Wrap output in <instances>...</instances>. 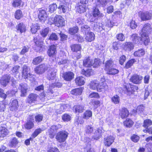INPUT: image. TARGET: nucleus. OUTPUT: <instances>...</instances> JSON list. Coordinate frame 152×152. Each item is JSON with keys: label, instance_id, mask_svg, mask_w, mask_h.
<instances>
[{"label": "nucleus", "instance_id": "obj_9", "mask_svg": "<svg viewBox=\"0 0 152 152\" xmlns=\"http://www.w3.org/2000/svg\"><path fill=\"white\" fill-rule=\"evenodd\" d=\"M142 79V76L134 75L131 77L130 80L135 84H139L141 83Z\"/></svg>", "mask_w": 152, "mask_h": 152}, {"label": "nucleus", "instance_id": "obj_27", "mask_svg": "<svg viewBox=\"0 0 152 152\" xmlns=\"http://www.w3.org/2000/svg\"><path fill=\"white\" fill-rule=\"evenodd\" d=\"M85 79L83 77H77L75 79V81L77 85L78 86H82L84 84Z\"/></svg>", "mask_w": 152, "mask_h": 152}, {"label": "nucleus", "instance_id": "obj_34", "mask_svg": "<svg viewBox=\"0 0 152 152\" xmlns=\"http://www.w3.org/2000/svg\"><path fill=\"white\" fill-rule=\"evenodd\" d=\"M93 15L94 17H102L103 16V14L101 13L99 9L97 7H95L93 10Z\"/></svg>", "mask_w": 152, "mask_h": 152}, {"label": "nucleus", "instance_id": "obj_53", "mask_svg": "<svg viewBox=\"0 0 152 152\" xmlns=\"http://www.w3.org/2000/svg\"><path fill=\"white\" fill-rule=\"evenodd\" d=\"M81 30L82 31L85 32V34H86L90 32V28L88 26L85 25L81 27Z\"/></svg>", "mask_w": 152, "mask_h": 152}, {"label": "nucleus", "instance_id": "obj_64", "mask_svg": "<svg viewBox=\"0 0 152 152\" xmlns=\"http://www.w3.org/2000/svg\"><path fill=\"white\" fill-rule=\"evenodd\" d=\"M21 2V0H14L12 4V6L14 7H18L20 6Z\"/></svg>", "mask_w": 152, "mask_h": 152}, {"label": "nucleus", "instance_id": "obj_43", "mask_svg": "<svg viewBox=\"0 0 152 152\" xmlns=\"http://www.w3.org/2000/svg\"><path fill=\"white\" fill-rule=\"evenodd\" d=\"M92 116V112L90 110H87L84 113L83 118L88 119L89 118L91 117Z\"/></svg>", "mask_w": 152, "mask_h": 152}, {"label": "nucleus", "instance_id": "obj_6", "mask_svg": "<svg viewBox=\"0 0 152 152\" xmlns=\"http://www.w3.org/2000/svg\"><path fill=\"white\" fill-rule=\"evenodd\" d=\"M152 122L150 119H146L144 121L143 126L146 128L145 130H144V132H147L149 134H152V128L149 127L152 125Z\"/></svg>", "mask_w": 152, "mask_h": 152}, {"label": "nucleus", "instance_id": "obj_7", "mask_svg": "<svg viewBox=\"0 0 152 152\" xmlns=\"http://www.w3.org/2000/svg\"><path fill=\"white\" fill-rule=\"evenodd\" d=\"M115 138L111 135H109L104 139V143L105 146L109 147L114 142Z\"/></svg>", "mask_w": 152, "mask_h": 152}, {"label": "nucleus", "instance_id": "obj_16", "mask_svg": "<svg viewBox=\"0 0 152 152\" xmlns=\"http://www.w3.org/2000/svg\"><path fill=\"white\" fill-rule=\"evenodd\" d=\"M101 129L98 128L96 130L92 136V139L97 140L100 138L102 133Z\"/></svg>", "mask_w": 152, "mask_h": 152}, {"label": "nucleus", "instance_id": "obj_17", "mask_svg": "<svg viewBox=\"0 0 152 152\" xmlns=\"http://www.w3.org/2000/svg\"><path fill=\"white\" fill-rule=\"evenodd\" d=\"M48 17L46 11L43 10H40L38 15V18L40 20L44 22Z\"/></svg>", "mask_w": 152, "mask_h": 152}, {"label": "nucleus", "instance_id": "obj_45", "mask_svg": "<svg viewBox=\"0 0 152 152\" xmlns=\"http://www.w3.org/2000/svg\"><path fill=\"white\" fill-rule=\"evenodd\" d=\"M137 62L136 60L135 59H132L129 61L126 64L125 67L126 69H128L133 64Z\"/></svg>", "mask_w": 152, "mask_h": 152}, {"label": "nucleus", "instance_id": "obj_44", "mask_svg": "<svg viewBox=\"0 0 152 152\" xmlns=\"http://www.w3.org/2000/svg\"><path fill=\"white\" fill-rule=\"evenodd\" d=\"M90 87L91 89L93 90H95L96 89L97 90V87L99 83L96 80L91 81L90 83Z\"/></svg>", "mask_w": 152, "mask_h": 152}, {"label": "nucleus", "instance_id": "obj_8", "mask_svg": "<svg viewBox=\"0 0 152 152\" xmlns=\"http://www.w3.org/2000/svg\"><path fill=\"white\" fill-rule=\"evenodd\" d=\"M11 76L8 75H4L1 77L0 80V83L2 85L5 87L10 82Z\"/></svg>", "mask_w": 152, "mask_h": 152}, {"label": "nucleus", "instance_id": "obj_55", "mask_svg": "<svg viewBox=\"0 0 152 152\" xmlns=\"http://www.w3.org/2000/svg\"><path fill=\"white\" fill-rule=\"evenodd\" d=\"M23 16L22 11L20 10H17L15 14V18L17 19H20Z\"/></svg>", "mask_w": 152, "mask_h": 152}, {"label": "nucleus", "instance_id": "obj_63", "mask_svg": "<svg viewBox=\"0 0 152 152\" xmlns=\"http://www.w3.org/2000/svg\"><path fill=\"white\" fill-rule=\"evenodd\" d=\"M43 115L41 114H38L35 116V120L37 122H39L42 121Z\"/></svg>", "mask_w": 152, "mask_h": 152}, {"label": "nucleus", "instance_id": "obj_22", "mask_svg": "<svg viewBox=\"0 0 152 152\" xmlns=\"http://www.w3.org/2000/svg\"><path fill=\"white\" fill-rule=\"evenodd\" d=\"M85 39L88 42H91L93 41L95 38V34L93 32H90L85 34Z\"/></svg>", "mask_w": 152, "mask_h": 152}, {"label": "nucleus", "instance_id": "obj_20", "mask_svg": "<svg viewBox=\"0 0 152 152\" xmlns=\"http://www.w3.org/2000/svg\"><path fill=\"white\" fill-rule=\"evenodd\" d=\"M57 53L56 47L54 45H51L48 49V53L50 57H53Z\"/></svg>", "mask_w": 152, "mask_h": 152}, {"label": "nucleus", "instance_id": "obj_62", "mask_svg": "<svg viewBox=\"0 0 152 152\" xmlns=\"http://www.w3.org/2000/svg\"><path fill=\"white\" fill-rule=\"evenodd\" d=\"M117 39L119 41H123L124 40L125 37L124 35L122 34H119L116 36Z\"/></svg>", "mask_w": 152, "mask_h": 152}, {"label": "nucleus", "instance_id": "obj_25", "mask_svg": "<svg viewBox=\"0 0 152 152\" xmlns=\"http://www.w3.org/2000/svg\"><path fill=\"white\" fill-rule=\"evenodd\" d=\"M93 60L88 58L83 61V65L86 67H90L93 65Z\"/></svg>", "mask_w": 152, "mask_h": 152}, {"label": "nucleus", "instance_id": "obj_24", "mask_svg": "<svg viewBox=\"0 0 152 152\" xmlns=\"http://www.w3.org/2000/svg\"><path fill=\"white\" fill-rule=\"evenodd\" d=\"M108 87V86L105 82H101L99 84L98 87H97V91H102L103 90H106L107 89Z\"/></svg>", "mask_w": 152, "mask_h": 152}, {"label": "nucleus", "instance_id": "obj_60", "mask_svg": "<svg viewBox=\"0 0 152 152\" xmlns=\"http://www.w3.org/2000/svg\"><path fill=\"white\" fill-rule=\"evenodd\" d=\"M62 119L64 121H68L71 119V116L67 114H64L62 116Z\"/></svg>", "mask_w": 152, "mask_h": 152}, {"label": "nucleus", "instance_id": "obj_1", "mask_svg": "<svg viewBox=\"0 0 152 152\" xmlns=\"http://www.w3.org/2000/svg\"><path fill=\"white\" fill-rule=\"evenodd\" d=\"M68 134V132L65 131H60L57 133L56 139L59 142H63L67 139Z\"/></svg>", "mask_w": 152, "mask_h": 152}, {"label": "nucleus", "instance_id": "obj_2", "mask_svg": "<svg viewBox=\"0 0 152 152\" xmlns=\"http://www.w3.org/2000/svg\"><path fill=\"white\" fill-rule=\"evenodd\" d=\"M138 88L137 87L135 86L131 87L129 84L125 83L124 85L123 91L125 94L127 95H130L136 90H137Z\"/></svg>", "mask_w": 152, "mask_h": 152}, {"label": "nucleus", "instance_id": "obj_56", "mask_svg": "<svg viewBox=\"0 0 152 152\" xmlns=\"http://www.w3.org/2000/svg\"><path fill=\"white\" fill-rule=\"evenodd\" d=\"M91 70L88 69L85 71L84 69H83L81 71V73L85 75L86 76H89L91 74Z\"/></svg>", "mask_w": 152, "mask_h": 152}, {"label": "nucleus", "instance_id": "obj_35", "mask_svg": "<svg viewBox=\"0 0 152 152\" xmlns=\"http://www.w3.org/2000/svg\"><path fill=\"white\" fill-rule=\"evenodd\" d=\"M43 130L40 128L36 129L31 134V137L30 138V139L32 140L33 138L36 137L39 134L41 133Z\"/></svg>", "mask_w": 152, "mask_h": 152}, {"label": "nucleus", "instance_id": "obj_15", "mask_svg": "<svg viewBox=\"0 0 152 152\" xmlns=\"http://www.w3.org/2000/svg\"><path fill=\"white\" fill-rule=\"evenodd\" d=\"M152 18V13L147 12L142 13L141 15V19L143 21H145L151 19Z\"/></svg>", "mask_w": 152, "mask_h": 152}, {"label": "nucleus", "instance_id": "obj_11", "mask_svg": "<svg viewBox=\"0 0 152 152\" xmlns=\"http://www.w3.org/2000/svg\"><path fill=\"white\" fill-rule=\"evenodd\" d=\"M27 85L25 83H21L20 84L19 88L21 91L20 96L24 97L26 96L28 89Z\"/></svg>", "mask_w": 152, "mask_h": 152}, {"label": "nucleus", "instance_id": "obj_48", "mask_svg": "<svg viewBox=\"0 0 152 152\" xmlns=\"http://www.w3.org/2000/svg\"><path fill=\"white\" fill-rule=\"evenodd\" d=\"M82 92V89L80 88H75L73 90L71 91V93L73 95H78L81 94Z\"/></svg>", "mask_w": 152, "mask_h": 152}, {"label": "nucleus", "instance_id": "obj_57", "mask_svg": "<svg viewBox=\"0 0 152 152\" xmlns=\"http://www.w3.org/2000/svg\"><path fill=\"white\" fill-rule=\"evenodd\" d=\"M58 8L60 10H62V12L64 13H65L67 10V7L65 4H60Z\"/></svg>", "mask_w": 152, "mask_h": 152}, {"label": "nucleus", "instance_id": "obj_38", "mask_svg": "<svg viewBox=\"0 0 152 152\" xmlns=\"http://www.w3.org/2000/svg\"><path fill=\"white\" fill-rule=\"evenodd\" d=\"M141 39L140 40L142 41L145 45H148L150 41V39L148 37V35H141Z\"/></svg>", "mask_w": 152, "mask_h": 152}, {"label": "nucleus", "instance_id": "obj_47", "mask_svg": "<svg viewBox=\"0 0 152 152\" xmlns=\"http://www.w3.org/2000/svg\"><path fill=\"white\" fill-rule=\"evenodd\" d=\"M18 143V141L15 137H12L10 142V146L11 147H15Z\"/></svg>", "mask_w": 152, "mask_h": 152}, {"label": "nucleus", "instance_id": "obj_54", "mask_svg": "<svg viewBox=\"0 0 152 152\" xmlns=\"http://www.w3.org/2000/svg\"><path fill=\"white\" fill-rule=\"evenodd\" d=\"M39 36L38 35L34 37V42L35 43V45L37 46L38 48H40V49H39V50H41V48H42V45L41 44H40L39 45Z\"/></svg>", "mask_w": 152, "mask_h": 152}, {"label": "nucleus", "instance_id": "obj_59", "mask_svg": "<svg viewBox=\"0 0 152 152\" xmlns=\"http://www.w3.org/2000/svg\"><path fill=\"white\" fill-rule=\"evenodd\" d=\"M111 100L114 104H118L119 103L120 98L117 95H115L112 97Z\"/></svg>", "mask_w": 152, "mask_h": 152}, {"label": "nucleus", "instance_id": "obj_13", "mask_svg": "<svg viewBox=\"0 0 152 152\" xmlns=\"http://www.w3.org/2000/svg\"><path fill=\"white\" fill-rule=\"evenodd\" d=\"M38 96L35 94L31 93L28 96L27 102L28 103L31 104L34 103L37 100Z\"/></svg>", "mask_w": 152, "mask_h": 152}, {"label": "nucleus", "instance_id": "obj_37", "mask_svg": "<svg viewBox=\"0 0 152 152\" xmlns=\"http://www.w3.org/2000/svg\"><path fill=\"white\" fill-rule=\"evenodd\" d=\"M7 130L5 127H0V137H4L7 134Z\"/></svg>", "mask_w": 152, "mask_h": 152}, {"label": "nucleus", "instance_id": "obj_26", "mask_svg": "<svg viewBox=\"0 0 152 152\" xmlns=\"http://www.w3.org/2000/svg\"><path fill=\"white\" fill-rule=\"evenodd\" d=\"M76 113H82L85 110L84 106L81 104H78L74 106L73 108Z\"/></svg>", "mask_w": 152, "mask_h": 152}, {"label": "nucleus", "instance_id": "obj_33", "mask_svg": "<svg viewBox=\"0 0 152 152\" xmlns=\"http://www.w3.org/2000/svg\"><path fill=\"white\" fill-rule=\"evenodd\" d=\"M130 39L134 44L138 43L139 40L140 39V37L137 34H133L131 36Z\"/></svg>", "mask_w": 152, "mask_h": 152}, {"label": "nucleus", "instance_id": "obj_52", "mask_svg": "<svg viewBox=\"0 0 152 152\" xmlns=\"http://www.w3.org/2000/svg\"><path fill=\"white\" fill-rule=\"evenodd\" d=\"M77 11L80 13H83L86 11V6L79 5L77 7Z\"/></svg>", "mask_w": 152, "mask_h": 152}, {"label": "nucleus", "instance_id": "obj_10", "mask_svg": "<svg viewBox=\"0 0 152 152\" xmlns=\"http://www.w3.org/2000/svg\"><path fill=\"white\" fill-rule=\"evenodd\" d=\"M122 46L125 50L130 51L134 49V45L132 42H128L124 43L122 45Z\"/></svg>", "mask_w": 152, "mask_h": 152}, {"label": "nucleus", "instance_id": "obj_5", "mask_svg": "<svg viewBox=\"0 0 152 152\" xmlns=\"http://www.w3.org/2000/svg\"><path fill=\"white\" fill-rule=\"evenodd\" d=\"M48 65L44 64L39 65L37 66L34 69L35 73L38 74H41L44 73L48 69Z\"/></svg>", "mask_w": 152, "mask_h": 152}, {"label": "nucleus", "instance_id": "obj_28", "mask_svg": "<svg viewBox=\"0 0 152 152\" xmlns=\"http://www.w3.org/2000/svg\"><path fill=\"white\" fill-rule=\"evenodd\" d=\"M30 31L32 34H35L40 28V26L38 24H32L30 26Z\"/></svg>", "mask_w": 152, "mask_h": 152}, {"label": "nucleus", "instance_id": "obj_42", "mask_svg": "<svg viewBox=\"0 0 152 152\" xmlns=\"http://www.w3.org/2000/svg\"><path fill=\"white\" fill-rule=\"evenodd\" d=\"M133 123L132 120L129 118L126 119V120L124 122V125L129 128L132 127Z\"/></svg>", "mask_w": 152, "mask_h": 152}, {"label": "nucleus", "instance_id": "obj_19", "mask_svg": "<svg viewBox=\"0 0 152 152\" xmlns=\"http://www.w3.org/2000/svg\"><path fill=\"white\" fill-rule=\"evenodd\" d=\"M56 71L54 69H51L47 72V78L49 80H53L56 77Z\"/></svg>", "mask_w": 152, "mask_h": 152}, {"label": "nucleus", "instance_id": "obj_3", "mask_svg": "<svg viewBox=\"0 0 152 152\" xmlns=\"http://www.w3.org/2000/svg\"><path fill=\"white\" fill-rule=\"evenodd\" d=\"M152 32V26L150 23H147L143 25L140 33L141 35H148Z\"/></svg>", "mask_w": 152, "mask_h": 152}, {"label": "nucleus", "instance_id": "obj_41", "mask_svg": "<svg viewBox=\"0 0 152 152\" xmlns=\"http://www.w3.org/2000/svg\"><path fill=\"white\" fill-rule=\"evenodd\" d=\"M106 71L108 74L111 75H115L119 72V70L118 69L114 68L113 66Z\"/></svg>", "mask_w": 152, "mask_h": 152}, {"label": "nucleus", "instance_id": "obj_61", "mask_svg": "<svg viewBox=\"0 0 152 152\" xmlns=\"http://www.w3.org/2000/svg\"><path fill=\"white\" fill-rule=\"evenodd\" d=\"M58 39V36L55 33H52L50 35L49 39L52 41L57 40Z\"/></svg>", "mask_w": 152, "mask_h": 152}, {"label": "nucleus", "instance_id": "obj_46", "mask_svg": "<svg viewBox=\"0 0 152 152\" xmlns=\"http://www.w3.org/2000/svg\"><path fill=\"white\" fill-rule=\"evenodd\" d=\"M49 31V28L47 27L42 29L40 31V34L43 37H46Z\"/></svg>", "mask_w": 152, "mask_h": 152}, {"label": "nucleus", "instance_id": "obj_49", "mask_svg": "<svg viewBox=\"0 0 152 152\" xmlns=\"http://www.w3.org/2000/svg\"><path fill=\"white\" fill-rule=\"evenodd\" d=\"M93 131V128L91 126L88 125L86 126L85 131L86 134H91Z\"/></svg>", "mask_w": 152, "mask_h": 152}, {"label": "nucleus", "instance_id": "obj_23", "mask_svg": "<svg viewBox=\"0 0 152 152\" xmlns=\"http://www.w3.org/2000/svg\"><path fill=\"white\" fill-rule=\"evenodd\" d=\"M129 114V112L127 109L125 108H124L120 110L119 115L121 118H124L127 117Z\"/></svg>", "mask_w": 152, "mask_h": 152}, {"label": "nucleus", "instance_id": "obj_31", "mask_svg": "<svg viewBox=\"0 0 152 152\" xmlns=\"http://www.w3.org/2000/svg\"><path fill=\"white\" fill-rule=\"evenodd\" d=\"M30 69L26 65H23L22 67V75L23 77H26L27 74H28Z\"/></svg>", "mask_w": 152, "mask_h": 152}, {"label": "nucleus", "instance_id": "obj_29", "mask_svg": "<svg viewBox=\"0 0 152 152\" xmlns=\"http://www.w3.org/2000/svg\"><path fill=\"white\" fill-rule=\"evenodd\" d=\"M17 31H19L21 33L24 32L26 30V27L25 25L22 23H20L17 26Z\"/></svg>", "mask_w": 152, "mask_h": 152}, {"label": "nucleus", "instance_id": "obj_40", "mask_svg": "<svg viewBox=\"0 0 152 152\" xmlns=\"http://www.w3.org/2000/svg\"><path fill=\"white\" fill-rule=\"evenodd\" d=\"M43 59L44 58L41 56H38L33 59L32 63L34 64L37 65L42 61Z\"/></svg>", "mask_w": 152, "mask_h": 152}, {"label": "nucleus", "instance_id": "obj_4", "mask_svg": "<svg viewBox=\"0 0 152 152\" xmlns=\"http://www.w3.org/2000/svg\"><path fill=\"white\" fill-rule=\"evenodd\" d=\"M54 22L55 25L58 27H62L65 25L64 18L60 15H57L54 17Z\"/></svg>", "mask_w": 152, "mask_h": 152}, {"label": "nucleus", "instance_id": "obj_14", "mask_svg": "<svg viewBox=\"0 0 152 152\" xmlns=\"http://www.w3.org/2000/svg\"><path fill=\"white\" fill-rule=\"evenodd\" d=\"M34 119L32 118L31 116L30 117L29 120H28L24 124L25 128L27 129H32L34 126Z\"/></svg>", "mask_w": 152, "mask_h": 152}, {"label": "nucleus", "instance_id": "obj_30", "mask_svg": "<svg viewBox=\"0 0 152 152\" xmlns=\"http://www.w3.org/2000/svg\"><path fill=\"white\" fill-rule=\"evenodd\" d=\"M71 50L74 52H77L80 51L81 49V46L79 44H74L70 46Z\"/></svg>", "mask_w": 152, "mask_h": 152}, {"label": "nucleus", "instance_id": "obj_50", "mask_svg": "<svg viewBox=\"0 0 152 152\" xmlns=\"http://www.w3.org/2000/svg\"><path fill=\"white\" fill-rule=\"evenodd\" d=\"M57 8V5L56 4L53 3L50 5L49 7V12L52 13L55 11Z\"/></svg>", "mask_w": 152, "mask_h": 152}, {"label": "nucleus", "instance_id": "obj_51", "mask_svg": "<svg viewBox=\"0 0 152 152\" xmlns=\"http://www.w3.org/2000/svg\"><path fill=\"white\" fill-rule=\"evenodd\" d=\"M78 30V28L76 26L73 28H70L69 30V33L71 35H74L77 32Z\"/></svg>", "mask_w": 152, "mask_h": 152}, {"label": "nucleus", "instance_id": "obj_32", "mask_svg": "<svg viewBox=\"0 0 152 152\" xmlns=\"http://www.w3.org/2000/svg\"><path fill=\"white\" fill-rule=\"evenodd\" d=\"M114 64L111 60H109L106 62L104 67V70L107 71L113 66Z\"/></svg>", "mask_w": 152, "mask_h": 152}, {"label": "nucleus", "instance_id": "obj_21", "mask_svg": "<svg viewBox=\"0 0 152 152\" xmlns=\"http://www.w3.org/2000/svg\"><path fill=\"white\" fill-rule=\"evenodd\" d=\"M108 0H97L95 4L96 7H105L107 4Z\"/></svg>", "mask_w": 152, "mask_h": 152}, {"label": "nucleus", "instance_id": "obj_36", "mask_svg": "<svg viewBox=\"0 0 152 152\" xmlns=\"http://www.w3.org/2000/svg\"><path fill=\"white\" fill-rule=\"evenodd\" d=\"M145 54V51L143 49H141L135 51L134 53V56L141 57L143 56Z\"/></svg>", "mask_w": 152, "mask_h": 152}, {"label": "nucleus", "instance_id": "obj_12", "mask_svg": "<svg viewBox=\"0 0 152 152\" xmlns=\"http://www.w3.org/2000/svg\"><path fill=\"white\" fill-rule=\"evenodd\" d=\"M63 75V77L64 80L69 81L74 78V74L72 72H68L64 73Z\"/></svg>", "mask_w": 152, "mask_h": 152}, {"label": "nucleus", "instance_id": "obj_18", "mask_svg": "<svg viewBox=\"0 0 152 152\" xmlns=\"http://www.w3.org/2000/svg\"><path fill=\"white\" fill-rule=\"evenodd\" d=\"M18 106V101L16 99H14L10 103L9 109L12 111H16L17 110Z\"/></svg>", "mask_w": 152, "mask_h": 152}, {"label": "nucleus", "instance_id": "obj_58", "mask_svg": "<svg viewBox=\"0 0 152 152\" xmlns=\"http://www.w3.org/2000/svg\"><path fill=\"white\" fill-rule=\"evenodd\" d=\"M96 26L97 27L96 29L98 31H102L103 29H104V26L102 23H96V24H94V27Z\"/></svg>", "mask_w": 152, "mask_h": 152}, {"label": "nucleus", "instance_id": "obj_39", "mask_svg": "<svg viewBox=\"0 0 152 152\" xmlns=\"http://www.w3.org/2000/svg\"><path fill=\"white\" fill-rule=\"evenodd\" d=\"M56 132L54 131V130L51 127L48 130L47 134L48 135L49 137L50 138H53Z\"/></svg>", "mask_w": 152, "mask_h": 152}]
</instances>
